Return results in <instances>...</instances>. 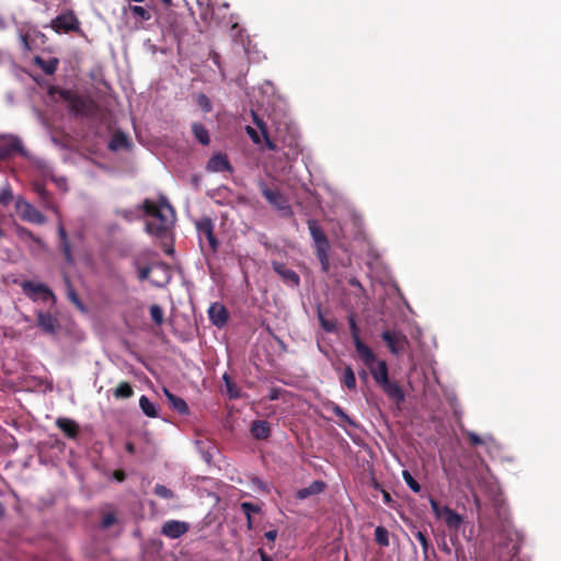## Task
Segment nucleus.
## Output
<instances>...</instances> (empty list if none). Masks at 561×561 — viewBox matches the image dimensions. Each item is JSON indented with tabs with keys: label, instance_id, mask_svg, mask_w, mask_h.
<instances>
[{
	"label": "nucleus",
	"instance_id": "nucleus-1",
	"mask_svg": "<svg viewBox=\"0 0 561 561\" xmlns=\"http://www.w3.org/2000/svg\"><path fill=\"white\" fill-rule=\"evenodd\" d=\"M140 209L149 217L145 227L146 232L157 238L167 236L175 219L174 209L167 197L160 195L158 201L146 198L136 211L121 210L118 215L131 221L140 217L138 214Z\"/></svg>",
	"mask_w": 561,
	"mask_h": 561
},
{
	"label": "nucleus",
	"instance_id": "nucleus-2",
	"mask_svg": "<svg viewBox=\"0 0 561 561\" xmlns=\"http://www.w3.org/2000/svg\"><path fill=\"white\" fill-rule=\"evenodd\" d=\"M308 228L310 231V236L313 240L317 256L321 263L322 270L328 271L329 270V250L330 244L329 241L322 231V229L319 227L316 220H309L308 221Z\"/></svg>",
	"mask_w": 561,
	"mask_h": 561
},
{
	"label": "nucleus",
	"instance_id": "nucleus-3",
	"mask_svg": "<svg viewBox=\"0 0 561 561\" xmlns=\"http://www.w3.org/2000/svg\"><path fill=\"white\" fill-rule=\"evenodd\" d=\"M430 505L435 517L443 519L449 529L458 530L463 524V517L460 514L447 505L440 506L439 503L432 496L430 497Z\"/></svg>",
	"mask_w": 561,
	"mask_h": 561
},
{
	"label": "nucleus",
	"instance_id": "nucleus-4",
	"mask_svg": "<svg viewBox=\"0 0 561 561\" xmlns=\"http://www.w3.org/2000/svg\"><path fill=\"white\" fill-rule=\"evenodd\" d=\"M20 287L24 295H26L31 300L37 301L42 300L43 302L51 301L56 302V297L54 293L49 289V287L43 283H35L32 280H22L20 283Z\"/></svg>",
	"mask_w": 561,
	"mask_h": 561
},
{
	"label": "nucleus",
	"instance_id": "nucleus-5",
	"mask_svg": "<svg viewBox=\"0 0 561 561\" xmlns=\"http://www.w3.org/2000/svg\"><path fill=\"white\" fill-rule=\"evenodd\" d=\"M259 188L266 201L283 214H291L290 206L286 197L278 190H271L266 182L260 181Z\"/></svg>",
	"mask_w": 561,
	"mask_h": 561
},
{
	"label": "nucleus",
	"instance_id": "nucleus-6",
	"mask_svg": "<svg viewBox=\"0 0 561 561\" xmlns=\"http://www.w3.org/2000/svg\"><path fill=\"white\" fill-rule=\"evenodd\" d=\"M15 208L20 218L24 221L37 225H43L46 221L45 216L37 208L21 197L16 199Z\"/></svg>",
	"mask_w": 561,
	"mask_h": 561
},
{
	"label": "nucleus",
	"instance_id": "nucleus-7",
	"mask_svg": "<svg viewBox=\"0 0 561 561\" xmlns=\"http://www.w3.org/2000/svg\"><path fill=\"white\" fill-rule=\"evenodd\" d=\"M50 27L56 33L76 32L80 28V22L73 12L68 11L57 15L50 22Z\"/></svg>",
	"mask_w": 561,
	"mask_h": 561
},
{
	"label": "nucleus",
	"instance_id": "nucleus-8",
	"mask_svg": "<svg viewBox=\"0 0 561 561\" xmlns=\"http://www.w3.org/2000/svg\"><path fill=\"white\" fill-rule=\"evenodd\" d=\"M61 98L68 102L69 110L77 116H84L90 111L91 102L80 95L72 93L71 91L61 92Z\"/></svg>",
	"mask_w": 561,
	"mask_h": 561
},
{
	"label": "nucleus",
	"instance_id": "nucleus-9",
	"mask_svg": "<svg viewBox=\"0 0 561 561\" xmlns=\"http://www.w3.org/2000/svg\"><path fill=\"white\" fill-rule=\"evenodd\" d=\"M14 153H20L27 157V151L24 149L22 140L16 136H7L2 138L0 144V160L9 158Z\"/></svg>",
	"mask_w": 561,
	"mask_h": 561
},
{
	"label": "nucleus",
	"instance_id": "nucleus-10",
	"mask_svg": "<svg viewBox=\"0 0 561 561\" xmlns=\"http://www.w3.org/2000/svg\"><path fill=\"white\" fill-rule=\"evenodd\" d=\"M360 362L369 369L374 380L377 385L386 382L388 377V366L385 360H377L375 353L373 352L371 359L359 358Z\"/></svg>",
	"mask_w": 561,
	"mask_h": 561
},
{
	"label": "nucleus",
	"instance_id": "nucleus-11",
	"mask_svg": "<svg viewBox=\"0 0 561 561\" xmlns=\"http://www.w3.org/2000/svg\"><path fill=\"white\" fill-rule=\"evenodd\" d=\"M348 324L357 357L366 360L371 359L373 350L360 340L359 329L353 316L348 318Z\"/></svg>",
	"mask_w": 561,
	"mask_h": 561
},
{
	"label": "nucleus",
	"instance_id": "nucleus-12",
	"mask_svg": "<svg viewBox=\"0 0 561 561\" xmlns=\"http://www.w3.org/2000/svg\"><path fill=\"white\" fill-rule=\"evenodd\" d=\"M381 336L394 355L402 353L408 344L407 337L397 331H383Z\"/></svg>",
	"mask_w": 561,
	"mask_h": 561
},
{
	"label": "nucleus",
	"instance_id": "nucleus-13",
	"mask_svg": "<svg viewBox=\"0 0 561 561\" xmlns=\"http://www.w3.org/2000/svg\"><path fill=\"white\" fill-rule=\"evenodd\" d=\"M199 238H205L213 251L217 250L218 241L214 234V225L210 218L204 217L196 222Z\"/></svg>",
	"mask_w": 561,
	"mask_h": 561
},
{
	"label": "nucleus",
	"instance_id": "nucleus-14",
	"mask_svg": "<svg viewBox=\"0 0 561 561\" xmlns=\"http://www.w3.org/2000/svg\"><path fill=\"white\" fill-rule=\"evenodd\" d=\"M208 318L210 322L217 327L222 328L227 324L229 319V313L225 306L220 302H214L208 308Z\"/></svg>",
	"mask_w": 561,
	"mask_h": 561
},
{
	"label": "nucleus",
	"instance_id": "nucleus-15",
	"mask_svg": "<svg viewBox=\"0 0 561 561\" xmlns=\"http://www.w3.org/2000/svg\"><path fill=\"white\" fill-rule=\"evenodd\" d=\"M274 272L283 279V282L291 287H297L300 283L299 275L280 262H273Z\"/></svg>",
	"mask_w": 561,
	"mask_h": 561
},
{
	"label": "nucleus",
	"instance_id": "nucleus-16",
	"mask_svg": "<svg viewBox=\"0 0 561 561\" xmlns=\"http://www.w3.org/2000/svg\"><path fill=\"white\" fill-rule=\"evenodd\" d=\"M188 530V524L180 520H168L163 524L161 533L171 538L178 539Z\"/></svg>",
	"mask_w": 561,
	"mask_h": 561
},
{
	"label": "nucleus",
	"instance_id": "nucleus-17",
	"mask_svg": "<svg viewBox=\"0 0 561 561\" xmlns=\"http://www.w3.org/2000/svg\"><path fill=\"white\" fill-rule=\"evenodd\" d=\"M37 325L44 333L55 334L59 328L57 318L48 312L37 313Z\"/></svg>",
	"mask_w": 561,
	"mask_h": 561
},
{
	"label": "nucleus",
	"instance_id": "nucleus-18",
	"mask_svg": "<svg viewBox=\"0 0 561 561\" xmlns=\"http://www.w3.org/2000/svg\"><path fill=\"white\" fill-rule=\"evenodd\" d=\"M206 169L210 172L232 171L231 164L226 154H214L207 162Z\"/></svg>",
	"mask_w": 561,
	"mask_h": 561
},
{
	"label": "nucleus",
	"instance_id": "nucleus-19",
	"mask_svg": "<svg viewBox=\"0 0 561 561\" xmlns=\"http://www.w3.org/2000/svg\"><path fill=\"white\" fill-rule=\"evenodd\" d=\"M15 233L19 237V239L25 242L30 248L36 245L38 249H44L45 247V243L39 237L32 233L28 229H26L23 226L16 225Z\"/></svg>",
	"mask_w": 561,
	"mask_h": 561
},
{
	"label": "nucleus",
	"instance_id": "nucleus-20",
	"mask_svg": "<svg viewBox=\"0 0 561 561\" xmlns=\"http://www.w3.org/2000/svg\"><path fill=\"white\" fill-rule=\"evenodd\" d=\"M325 483L320 480H316L311 482L308 486L299 489L296 492V499L298 500H306L309 496L320 494L324 491Z\"/></svg>",
	"mask_w": 561,
	"mask_h": 561
},
{
	"label": "nucleus",
	"instance_id": "nucleus-21",
	"mask_svg": "<svg viewBox=\"0 0 561 561\" xmlns=\"http://www.w3.org/2000/svg\"><path fill=\"white\" fill-rule=\"evenodd\" d=\"M163 393L167 397L168 402L173 410H175L182 415H187L190 413L188 407L182 398L176 397L167 388H163Z\"/></svg>",
	"mask_w": 561,
	"mask_h": 561
},
{
	"label": "nucleus",
	"instance_id": "nucleus-22",
	"mask_svg": "<svg viewBox=\"0 0 561 561\" xmlns=\"http://www.w3.org/2000/svg\"><path fill=\"white\" fill-rule=\"evenodd\" d=\"M385 393L392 400L397 402L404 401V393L401 387L397 382H392L389 379L386 382L379 385Z\"/></svg>",
	"mask_w": 561,
	"mask_h": 561
},
{
	"label": "nucleus",
	"instance_id": "nucleus-23",
	"mask_svg": "<svg viewBox=\"0 0 561 561\" xmlns=\"http://www.w3.org/2000/svg\"><path fill=\"white\" fill-rule=\"evenodd\" d=\"M56 425L69 438H76L78 436V434H79L78 424L73 420H71V419L59 417L56 421Z\"/></svg>",
	"mask_w": 561,
	"mask_h": 561
},
{
	"label": "nucleus",
	"instance_id": "nucleus-24",
	"mask_svg": "<svg viewBox=\"0 0 561 561\" xmlns=\"http://www.w3.org/2000/svg\"><path fill=\"white\" fill-rule=\"evenodd\" d=\"M123 11L125 14L129 12L136 22L142 23L151 19V12L141 5L128 4Z\"/></svg>",
	"mask_w": 561,
	"mask_h": 561
},
{
	"label": "nucleus",
	"instance_id": "nucleus-25",
	"mask_svg": "<svg viewBox=\"0 0 561 561\" xmlns=\"http://www.w3.org/2000/svg\"><path fill=\"white\" fill-rule=\"evenodd\" d=\"M251 434L256 439H266L271 435V426L267 421H254L251 425Z\"/></svg>",
	"mask_w": 561,
	"mask_h": 561
},
{
	"label": "nucleus",
	"instance_id": "nucleus-26",
	"mask_svg": "<svg viewBox=\"0 0 561 561\" xmlns=\"http://www.w3.org/2000/svg\"><path fill=\"white\" fill-rule=\"evenodd\" d=\"M251 115H252V118H253V123L261 130V134H262V136H263V138L265 140V145H266L267 149L272 150V151L276 150V145L268 137L267 126L264 123V121L262 118H260L259 115L254 111H251Z\"/></svg>",
	"mask_w": 561,
	"mask_h": 561
},
{
	"label": "nucleus",
	"instance_id": "nucleus-27",
	"mask_svg": "<svg viewBox=\"0 0 561 561\" xmlns=\"http://www.w3.org/2000/svg\"><path fill=\"white\" fill-rule=\"evenodd\" d=\"M129 145L130 144H129L128 137L124 133L117 131L112 136L110 144H108V148L112 151H118L121 149L128 148Z\"/></svg>",
	"mask_w": 561,
	"mask_h": 561
},
{
	"label": "nucleus",
	"instance_id": "nucleus-28",
	"mask_svg": "<svg viewBox=\"0 0 561 561\" xmlns=\"http://www.w3.org/2000/svg\"><path fill=\"white\" fill-rule=\"evenodd\" d=\"M139 407L145 415L148 417H157L158 416V405L150 401L147 396H141L139 399Z\"/></svg>",
	"mask_w": 561,
	"mask_h": 561
},
{
	"label": "nucleus",
	"instance_id": "nucleus-29",
	"mask_svg": "<svg viewBox=\"0 0 561 561\" xmlns=\"http://www.w3.org/2000/svg\"><path fill=\"white\" fill-rule=\"evenodd\" d=\"M35 64L38 65L46 75H54L58 67V59L50 58L48 60H45L42 57L37 56L35 57Z\"/></svg>",
	"mask_w": 561,
	"mask_h": 561
},
{
	"label": "nucleus",
	"instance_id": "nucleus-30",
	"mask_svg": "<svg viewBox=\"0 0 561 561\" xmlns=\"http://www.w3.org/2000/svg\"><path fill=\"white\" fill-rule=\"evenodd\" d=\"M192 131L195 138L204 146L210 142L209 133L206 127L201 123H194L192 125Z\"/></svg>",
	"mask_w": 561,
	"mask_h": 561
},
{
	"label": "nucleus",
	"instance_id": "nucleus-31",
	"mask_svg": "<svg viewBox=\"0 0 561 561\" xmlns=\"http://www.w3.org/2000/svg\"><path fill=\"white\" fill-rule=\"evenodd\" d=\"M341 382L350 390H356V377L354 370L351 366H345L343 369V375L341 378Z\"/></svg>",
	"mask_w": 561,
	"mask_h": 561
},
{
	"label": "nucleus",
	"instance_id": "nucleus-32",
	"mask_svg": "<svg viewBox=\"0 0 561 561\" xmlns=\"http://www.w3.org/2000/svg\"><path fill=\"white\" fill-rule=\"evenodd\" d=\"M58 234L60 238V244H61L65 257H66L67 262L72 263L73 259L71 255V250H70L69 242H68L67 233H66L65 228L61 225L58 228Z\"/></svg>",
	"mask_w": 561,
	"mask_h": 561
},
{
	"label": "nucleus",
	"instance_id": "nucleus-33",
	"mask_svg": "<svg viewBox=\"0 0 561 561\" xmlns=\"http://www.w3.org/2000/svg\"><path fill=\"white\" fill-rule=\"evenodd\" d=\"M133 394H134V390H133L131 386L128 382H126V381L121 382L113 390V396L116 399H127V398H130Z\"/></svg>",
	"mask_w": 561,
	"mask_h": 561
},
{
	"label": "nucleus",
	"instance_id": "nucleus-34",
	"mask_svg": "<svg viewBox=\"0 0 561 561\" xmlns=\"http://www.w3.org/2000/svg\"><path fill=\"white\" fill-rule=\"evenodd\" d=\"M325 408L327 409H331L332 412L344 423H347L350 425H355L354 422L352 421V419L343 411V409L334 403V402H328L325 404Z\"/></svg>",
	"mask_w": 561,
	"mask_h": 561
},
{
	"label": "nucleus",
	"instance_id": "nucleus-35",
	"mask_svg": "<svg viewBox=\"0 0 561 561\" xmlns=\"http://www.w3.org/2000/svg\"><path fill=\"white\" fill-rule=\"evenodd\" d=\"M375 540L381 547H388L389 542V533L383 526H377L375 529Z\"/></svg>",
	"mask_w": 561,
	"mask_h": 561
},
{
	"label": "nucleus",
	"instance_id": "nucleus-36",
	"mask_svg": "<svg viewBox=\"0 0 561 561\" xmlns=\"http://www.w3.org/2000/svg\"><path fill=\"white\" fill-rule=\"evenodd\" d=\"M318 319H319L321 328L325 332H334L336 330L335 320L325 319L320 308H318Z\"/></svg>",
	"mask_w": 561,
	"mask_h": 561
},
{
	"label": "nucleus",
	"instance_id": "nucleus-37",
	"mask_svg": "<svg viewBox=\"0 0 561 561\" xmlns=\"http://www.w3.org/2000/svg\"><path fill=\"white\" fill-rule=\"evenodd\" d=\"M402 478H403L404 482L407 483V485L414 493H419L421 491V485L419 484V482L413 478V476L408 470H403L402 471Z\"/></svg>",
	"mask_w": 561,
	"mask_h": 561
},
{
	"label": "nucleus",
	"instance_id": "nucleus-38",
	"mask_svg": "<svg viewBox=\"0 0 561 561\" xmlns=\"http://www.w3.org/2000/svg\"><path fill=\"white\" fill-rule=\"evenodd\" d=\"M153 492L157 496L164 500H170L174 497V493L163 484H156Z\"/></svg>",
	"mask_w": 561,
	"mask_h": 561
},
{
	"label": "nucleus",
	"instance_id": "nucleus-39",
	"mask_svg": "<svg viewBox=\"0 0 561 561\" xmlns=\"http://www.w3.org/2000/svg\"><path fill=\"white\" fill-rule=\"evenodd\" d=\"M196 103L205 113H209L213 110V104L209 98L204 93H199L196 96Z\"/></svg>",
	"mask_w": 561,
	"mask_h": 561
},
{
	"label": "nucleus",
	"instance_id": "nucleus-40",
	"mask_svg": "<svg viewBox=\"0 0 561 561\" xmlns=\"http://www.w3.org/2000/svg\"><path fill=\"white\" fill-rule=\"evenodd\" d=\"M66 284H67V296L69 298L70 301H72L76 306H78L80 309H83V305L82 302L80 301L76 290L73 289L70 280L68 277H66Z\"/></svg>",
	"mask_w": 561,
	"mask_h": 561
},
{
	"label": "nucleus",
	"instance_id": "nucleus-41",
	"mask_svg": "<svg viewBox=\"0 0 561 561\" xmlns=\"http://www.w3.org/2000/svg\"><path fill=\"white\" fill-rule=\"evenodd\" d=\"M152 321L160 325L163 322V310L158 305H152L149 309Z\"/></svg>",
	"mask_w": 561,
	"mask_h": 561
},
{
	"label": "nucleus",
	"instance_id": "nucleus-42",
	"mask_svg": "<svg viewBox=\"0 0 561 561\" xmlns=\"http://www.w3.org/2000/svg\"><path fill=\"white\" fill-rule=\"evenodd\" d=\"M222 379L225 380L227 387V393L231 399L239 398V391L236 386L232 383L228 374H224Z\"/></svg>",
	"mask_w": 561,
	"mask_h": 561
},
{
	"label": "nucleus",
	"instance_id": "nucleus-43",
	"mask_svg": "<svg viewBox=\"0 0 561 561\" xmlns=\"http://www.w3.org/2000/svg\"><path fill=\"white\" fill-rule=\"evenodd\" d=\"M415 538L420 542L424 554H427L431 545H430V541H428L426 535L423 531L417 530L415 533Z\"/></svg>",
	"mask_w": 561,
	"mask_h": 561
},
{
	"label": "nucleus",
	"instance_id": "nucleus-44",
	"mask_svg": "<svg viewBox=\"0 0 561 561\" xmlns=\"http://www.w3.org/2000/svg\"><path fill=\"white\" fill-rule=\"evenodd\" d=\"M13 199V194L10 187H4L0 192V204L8 206Z\"/></svg>",
	"mask_w": 561,
	"mask_h": 561
},
{
	"label": "nucleus",
	"instance_id": "nucleus-45",
	"mask_svg": "<svg viewBox=\"0 0 561 561\" xmlns=\"http://www.w3.org/2000/svg\"><path fill=\"white\" fill-rule=\"evenodd\" d=\"M241 510L244 513V515H252V513H257L260 511L259 506L250 502L241 503Z\"/></svg>",
	"mask_w": 561,
	"mask_h": 561
},
{
	"label": "nucleus",
	"instance_id": "nucleus-46",
	"mask_svg": "<svg viewBox=\"0 0 561 561\" xmlns=\"http://www.w3.org/2000/svg\"><path fill=\"white\" fill-rule=\"evenodd\" d=\"M245 131L254 144L259 145L261 142V138L253 127L247 126Z\"/></svg>",
	"mask_w": 561,
	"mask_h": 561
},
{
	"label": "nucleus",
	"instance_id": "nucleus-47",
	"mask_svg": "<svg viewBox=\"0 0 561 561\" xmlns=\"http://www.w3.org/2000/svg\"><path fill=\"white\" fill-rule=\"evenodd\" d=\"M115 522V516L114 514H107L104 516V518L102 519V527L103 528H108L110 526H112Z\"/></svg>",
	"mask_w": 561,
	"mask_h": 561
},
{
	"label": "nucleus",
	"instance_id": "nucleus-48",
	"mask_svg": "<svg viewBox=\"0 0 561 561\" xmlns=\"http://www.w3.org/2000/svg\"><path fill=\"white\" fill-rule=\"evenodd\" d=\"M150 270L151 268L149 266L140 267L138 270V277H139V279H141V280L147 279L149 277Z\"/></svg>",
	"mask_w": 561,
	"mask_h": 561
},
{
	"label": "nucleus",
	"instance_id": "nucleus-49",
	"mask_svg": "<svg viewBox=\"0 0 561 561\" xmlns=\"http://www.w3.org/2000/svg\"><path fill=\"white\" fill-rule=\"evenodd\" d=\"M265 538L268 540V541H275L276 537H277V530L273 529V530H268L264 534Z\"/></svg>",
	"mask_w": 561,
	"mask_h": 561
},
{
	"label": "nucleus",
	"instance_id": "nucleus-50",
	"mask_svg": "<svg viewBox=\"0 0 561 561\" xmlns=\"http://www.w3.org/2000/svg\"><path fill=\"white\" fill-rule=\"evenodd\" d=\"M468 436L473 445H479L482 443L481 438L476 433L470 432Z\"/></svg>",
	"mask_w": 561,
	"mask_h": 561
},
{
	"label": "nucleus",
	"instance_id": "nucleus-51",
	"mask_svg": "<svg viewBox=\"0 0 561 561\" xmlns=\"http://www.w3.org/2000/svg\"><path fill=\"white\" fill-rule=\"evenodd\" d=\"M261 561H273L262 549L259 550Z\"/></svg>",
	"mask_w": 561,
	"mask_h": 561
},
{
	"label": "nucleus",
	"instance_id": "nucleus-52",
	"mask_svg": "<svg viewBox=\"0 0 561 561\" xmlns=\"http://www.w3.org/2000/svg\"><path fill=\"white\" fill-rule=\"evenodd\" d=\"M348 283H350V285H352V286H355V287L362 288V285H360V283H359V280H358L357 278H351Z\"/></svg>",
	"mask_w": 561,
	"mask_h": 561
},
{
	"label": "nucleus",
	"instance_id": "nucleus-53",
	"mask_svg": "<svg viewBox=\"0 0 561 561\" xmlns=\"http://www.w3.org/2000/svg\"><path fill=\"white\" fill-rule=\"evenodd\" d=\"M36 191L41 195L42 198L46 197V191L43 187L38 186V187H36Z\"/></svg>",
	"mask_w": 561,
	"mask_h": 561
},
{
	"label": "nucleus",
	"instance_id": "nucleus-54",
	"mask_svg": "<svg viewBox=\"0 0 561 561\" xmlns=\"http://www.w3.org/2000/svg\"><path fill=\"white\" fill-rule=\"evenodd\" d=\"M245 517H247V526H248L249 529H251L252 528V524H253L252 516L249 514V515H245Z\"/></svg>",
	"mask_w": 561,
	"mask_h": 561
},
{
	"label": "nucleus",
	"instance_id": "nucleus-55",
	"mask_svg": "<svg viewBox=\"0 0 561 561\" xmlns=\"http://www.w3.org/2000/svg\"><path fill=\"white\" fill-rule=\"evenodd\" d=\"M518 550H519V547L517 543H514L511 548V552L513 556L516 554L518 552Z\"/></svg>",
	"mask_w": 561,
	"mask_h": 561
},
{
	"label": "nucleus",
	"instance_id": "nucleus-56",
	"mask_svg": "<svg viewBox=\"0 0 561 561\" xmlns=\"http://www.w3.org/2000/svg\"><path fill=\"white\" fill-rule=\"evenodd\" d=\"M254 483H255V484H257L260 489H262V490H266L265 485L263 484V482H262L261 480L256 479V480L254 481Z\"/></svg>",
	"mask_w": 561,
	"mask_h": 561
},
{
	"label": "nucleus",
	"instance_id": "nucleus-57",
	"mask_svg": "<svg viewBox=\"0 0 561 561\" xmlns=\"http://www.w3.org/2000/svg\"><path fill=\"white\" fill-rule=\"evenodd\" d=\"M383 501H385L386 503H389V502L391 501V496H390V494H389V493H387V492H385V493H383Z\"/></svg>",
	"mask_w": 561,
	"mask_h": 561
},
{
	"label": "nucleus",
	"instance_id": "nucleus-58",
	"mask_svg": "<svg viewBox=\"0 0 561 561\" xmlns=\"http://www.w3.org/2000/svg\"><path fill=\"white\" fill-rule=\"evenodd\" d=\"M4 514V508L2 506V504L0 503V516H2Z\"/></svg>",
	"mask_w": 561,
	"mask_h": 561
},
{
	"label": "nucleus",
	"instance_id": "nucleus-59",
	"mask_svg": "<svg viewBox=\"0 0 561 561\" xmlns=\"http://www.w3.org/2000/svg\"><path fill=\"white\" fill-rule=\"evenodd\" d=\"M162 2H163L164 4H167V5H170V4H171V2H172V0H162Z\"/></svg>",
	"mask_w": 561,
	"mask_h": 561
},
{
	"label": "nucleus",
	"instance_id": "nucleus-60",
	"mask_svg": "<svg viewBox=\"0 0 561 561\" xmlns=\"http://www.w3.org/2000/svg\"><path fill=\"white\" fill-rule=\"evenodd\" d=\"M4 237V230L0 227V239Z\"/></svg>",
	"mask_w": 561,
	"mask_h": 561
},
{
	"label": "nucleus",
	"instance_id": "nucleus-61",
	"mask_svg": "<svg viewBox=\"0 0 561 561\" xmlns=\"http://www.w3.org/2000/svg\"><path fill=\"white\" fill-rule=\"evenodd\" d=\"M360 376H362L363 378H366V377H367L366 371H365V370H363V371L360 373Z\"/></svg>",
	"mask_w": 561,
	"mask_h": 561
},
{
	"label": "nucleus",
	"instance_id": "nucleus-62",
	"mask_svg": "<svg viewBox=\"0 0 561 561\" xmlns=\"http://www.w3.org/2000/svg\"><path fill=\"white\" fill-rule=\"evenodd\" d=\"M22 41H23V44L25 45V47H27V41L25 37H22Z\"/></svg>",
	"mask_w": 561,
	"mask_h": 561
},
{
	"label": "nucleus",
	"instance_id": "nucleus-63",
	"mask_svg": "<svg viewBox=\"0 0 561 561\" xmlns=\"http://www.w3.org/2000/svg\"><path fill=\"white\" fill-rule=\"evenodd\" d=\"M127 450L133 451V446L130 444L127 445Z\"/></svg>",
	"mask_w": 561,
	"mask_h": 561
},
{
	"label": "nucleus",
	"instance_id": "nucleus-64",
	"mask_svg": "<svg viewBox=\"0 0 561 561\" xmlns=\"http://www.w3.org/2000/svg\"><path fill=\"white\" fill-rule=\"evenodd\" d=\"M24 321L30 322L31 319L27 316H24Z\"/></svg>",
	"mask_w": 561,
	"mask_h": 561
}]
</instances>
